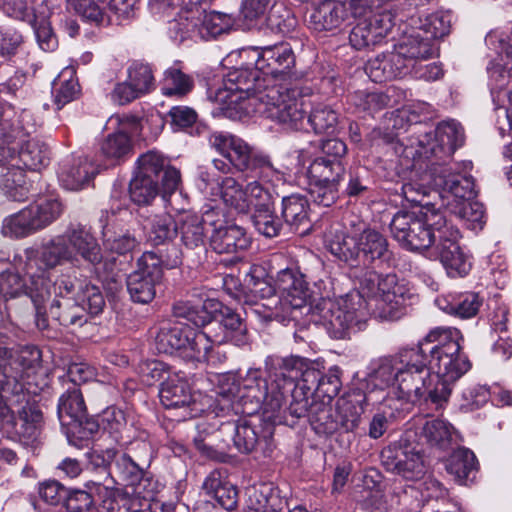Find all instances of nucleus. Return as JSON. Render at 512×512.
Returning <instances> with one entry per match:
<instances>
[{
	"instance_id": "42",
	"label": "nucleus",
	"mask_w": 512,
	"mask_h": 512,
	"mask_svg": "<svg viewBox=\"0 0 512 512\" xmlns=\"http://www.w3.org/2000/svg\"><path fill=\"white\" fill-rule=\"evenodd\" d=\"M379 401L378 397H374L373 391H367L361 400L357 402V406L350 400H342L338 403V418L339 429L344 432H354L361 423V415L364 412L362 404L374 405Z\"/></svg>"
},
{
	"instance_id": "55",
	"label": "nucleus",
	"mask_w": 512,
	"mask_h": 512,
	"mask_svg": "<svg viewBox=\"0 0 512 512\" xmlns=\"http://www.w3.org/2000/svg\"><path fill=\"white\" fill-rule=\"evenodd\" d=\"M187 328L188 326L169 324L162 326L155 337L156 349L165 354L181 350L184 352Z\"/></svg>"
},
{
	"instance_id": "14",
	"label": "nucleus",
	"mask_w": 512,
	"mask_h": 512,
	"mask_svg": "<svg viewBox=\"0 0 512 512\" xmlns=\"http://www.w3.org/2000/svg\"><path fill=\"white\" fill-rule=\"evenodd\" d=\"M464 141V130L460 123L455 120L443 121L434 131L419 135L418 152L426 158L433 157L445 162L464 144Z\"/></svg>"
},
{
	"instance_id": "25",
	"label": "nucleus",
	"mask_w": 512,
	"mask_h": 512,
	"mask_svg": "<svg viewBox=\"0 0 512 512\" xmlns=\"http://www.w3.org/2000/svg\"><path fill=\"white\" fill-rule=\"evenodd\" d=\"M65 233L72 253V264L78 262L79 259L92 266L101 263L103 259L101 247L88 229L77 226L69 228Z\"/></svg>"
},
{
	"instance_id": "1",
	"label": "nucleus",
	"mask_w": 512,
	"mask_h": 512,
	"mask_svg": "<svg viewBox=\"0 0 512 512\" xmlns=\"http://www.w3.org/2000/svg\"><path fill=\"white\" fill-rule=\"evenodd\" d=\"M369 292L377 288L378 294L367 302L359 292L349 293L339 301L324 299L318 306L323 325L331 337L343 339L350 330H360L366 310L382 320L398 319L406 305L408 289L400 284L396 275L380 276L372 270L365 272Z\"/></svg>"
},
{
	"instance_id": "17",
	"label": "nucleus",
	"mask_w": 512,
	"mask_h": 512,
	"mask_svg": "<svg viewBox=\"0 0 512 512\" xmlns=\"http://www.w3.org/2000/svg\"><path fill=\"white\" fill-rule=\"evenodd\" d=\"M136 173L155 179L159 182L161 177L162 197L172 210H180L176 200L182 196L178 192L181 182L180 171L169 166L166 158L159 152L151 150L139 156Z\"/></svg>"
},
{
	"instance_id": "2",
	"label": "nucleus",
	"mask_w": 512,
	"mask_h": 512,
	"mask_svg": "<svg viewBox=\"0 0 512 512\" xmlns=\"http://www.w3.org/2000/svg\"><path fill=\"white\" fill-rule=\"evenodd\" d=\"M393 238L404 248L422 251L432 248L451 277L468 274L471 263L459 246L460 232L436 210L427 209L421 215L407 210L398 211L390 222Z\"/></svg>"
},
{
	"instance_id": "51",
	"label": "nucleus",
	"mask_w": 512,
	"mask_h": 512,
	"mask_svg": "<svg viewBox=\"0 0 512 512\" xmlns=\"http://www.w3.org/2000/svg\"><path fill=\"white\" fill-rule=\"evenodd\" d=\"M74 73L72 67H66L53 82L52 93L57 109L74 101L80 93V86Z\"/></svg>"
},
{
	"instance_id": "63",
	"label": "nucleus",
	"mask_w": 512,
	"mask_h": 512,
	"mask_svg": "<svg viewBox=\"0 0 512 512\" xmlns=\"http://www.w3.org/2000/svg\"><path fill=\"white\" fill-rule=\"evenodd\" d=\"M19 161L30 170H39L49 162V149L37 140H28L18 152Z\"/></svg>"
},
{
	"instance_id": "20",
	"label": "nucleus",
	"mask_w": 512,
	"mask_h": 512,
	"mask_svg": "<svg viewBox=\"0 0 512 512\" xmlns=\"http://www.w3.org/2000/svg\"><path fill=\"white\" fill-rule=\"evenodd\" d=\"M379 9L358 22L350 31L349 43L356 50H363L380 44L394 26V15Z\"/></svg>"
},
{
	"instance_id": "53",
	"label": "nucleus",
	"mask_w": 512,
	"mask_h": 512,
	"mask_svg": "<svg viewBox=\"0 0 512 512\" xmlns=\"http://www.w3.org/2000/svg\"><path fill=\"white\" fill-rule=\"evenodd\" d=\"M306 371H314L317 373L315 384L310 386L317 399L319 401H327L331 403L332 399L339 394L342 386L340 380V369L338 367H333L329 369L326 374H323L317 368V365L314 364L313 367Z\"/></svg>"
},
{
	"instance_id": "5",
	"label": "nucleus",
	"mask_w": 512,
	"mask_h": 512,
	"mask_svg": "<svg viewBox=\"0 0 512 512\" xmlns=\"http://www.w3.org/2000/svg\"><path fill=\"white\" fill-rule=\"evenodd\" d=\"M327 243L330 252L351 268H368L389 256L387 239L371 228L363 229L358 236L335 232Z\"/></svg>"
},
{
	"instance_id": "12",
	"label": "nucleus",
	"mask_w": 512,
	"mask_h": 512,
	"mask_svg": "<svg viewBox=\"0 0 512 512\" xmlns=\"http://www.w3.org/2000/svg\"><path fill=\"white\" fill-rule=\"evenodd\" d=\"M264 270L261 267H252L247 281V290L240 292L236 298L247 305L251 313L264 321H278L284 323V316L280 310L281 299L276 295V285L269 279L263 278Z\"/></svg>"
},
{
	"instance_id": "30",
	"label": "nucleus",
	"mask_w": 512,
	"mask_h": 512,
	"mask_svg": "<svg viewBox=\"0 0 512 512\" xmlns=\"http://www.w3.org/2000/svg\"><path fill=\"white\" fill-rule=\"evenodd\" d=\"M317 373L314 371H305L303 379H300L289 391L291 401L288 406V411L291 416L296 418L308 417L311 413L312 406L315 403H319V400L315 396L311 385L315 384ZM286 394L284 393V401L286 400Z\"/></svg>"
},
{
	"instance_id": "50",
	"label": "nucleus",
	"mask_w": 512,
	"mask_h": 512,
	"mask_svg": "<svg viewBox=\"0 0 512 512\" xmlns=\"http://www.w3.org/2000/svg\"><path fill=\"white\" fill-rule=\"evenodd\" d=\"M315 363L309 362L308 360L291 356L282 358L277 363L278 372L275 374V378L281 383V391L289 392L294 386L295 379L300 376L303 379L305 371L314 366Z\"/></svg>"
},
{
	"instance_id": "43",
	"label": "nucleus",
	"mask_w": 512,
	"mask_h": 512,
	"mask_svg": "<svg viewBox=\"0 0 512 512\" xmlns=\"http://www.w3.org/2000/svg\"><path fill=\"white\" fill-rule=\"evenodd\" d=\"M102 225L103 244L107 250L119 255L132 252L138 245L136 237L129 231L117 232L111 227L108 211H104L100 218Z\"/></svg>"
},
{
	"instance_id": "48",
	"label": "nucleus",
	"mask_w": 512,
	"mask_h": 512,
	"mask_svg": "<svg viewBox=\"0 0 512 512\" xmlns=\"http://www.w3.org/2000/svg\"><path fill=\"white\" fill-rule=\"evenodd\" d=\"M344 172L345 168L341 160L317 157L309 165L307 175L309 181L339 185Z\"/></svg>"
},
{
	"instance_id": "19",
	"label": "nucleus",
	"mask_w": 512,
	"mask_h": 512,
	"mask_svg": "<svg viewBox=\"0 0 512 512\" xmlns=\"http://www.w3.org/2000/svg\"><path fill=\"white\" fill-rule=\"evenodd\" d=\"M381 460L387 470L407 480L418 479L424 472L419 451L403 438L383 449Z\"/></svg>"
},
{
	"instance_id": "9",
	"label": "nucleus",
	"mask_w": 512,
	"mask_h": 512,
	"mask_svg": "<svg viewBox=\"0 0 512 512\" xmlns=\"http://www.w3.org/2000/svg\"><path fill=\"white\" fill-rule=\"evenodd\" d=\"M28 253V263L26 264V273L30 277V283L27 285L18 273L4 271L0 273V295L4 299H13L21 295L30 297L36 311V325L39 329H46L48 321L45 317V303L51 298L50 284L45 279V272H32V254Z\"/></svg>"
},
{
	"instance_id": "29",
	"label": "nucleus",
	"mask_w": 512,
	"mask_h": 512,
	"mask_svg": "<svg viewBox=\"0 0 512 512\" xmlns=\"http://www.w3.org/2000/svg\"><path fill=\"white\" fill-rule=\"evenodd\" d=\"M435 184L454 197L457 203L473 200L477 195L473 177L455 172L451 167H443L437 172Z\"/></svg>"
},
{
	"instance_id": "57",
	"label": "nucleus",
	"mask_w": 512,
	"mask_h": 512,
	"mask_svg": "<svg viewBox=\"0 0 512 512\" xmlns=\"http://www.w3.org/2000/svg\"><path fill=\"white\" fill-rule=\"evenodd\" d=\"M132 150L131 138L123 131L108 134L100 145L102 156L112 163L124 160Z\"/></svg>"
},
{
	"instance_id": "59",
	"label": "nucleus",
	"mask_w": 512,
	"mask_h": 512,
	"mask_svg": "<svg viewBox=\"0 0 512 512\" xmlns=\"http://www.w3.org/2000/svg\"><path fill=\"white\" fill-rule=\"evenodd\" d=\"M307 122L317 134H333L337 130L338 115L330 106L318 103L311 108Z\"/></svg>"
},
{
	"instance_id": "22",
	"label": "nucleus",
	"mask_w": 512,
	"mask_h": 512,
	"mask_svg": "<svg viewBox=\"0 0 512 512\" xmlns=\"http://www.w3.org/2000/svg\"><path fill=\"white\" fill-rule=\"evenodd\" d=\"M272 435L270 427L241 419L234 425L233 444L240 453L268 456L273 450Z\"/></svg>"
},
{
	"instance_id": "33",
	"label": "nucleus",
	"mask_w": 512,
	"mask_h": 512,
	"mask_svg": "<svg viewBox=\"0 0 512 512\" xmlns=\"http://www.w3.org/2000/svg\"><path fill=\"white\" fill-rule=\"evenodd\" d=\"M221 319L217 322H209L212 330L223 336L224 343L232 342L236 346H243L248 343L247 326L243 319L229 307L220 310Z\"/></svg>"
},
{
	"instance_id": "49",
	"label": "nucleus",
	"mask_w": 512,
	"mask_h": 512,
	"mask_svg": "<svg viewBox=\"0 0 512 512\" xmlns=\"http://www.w3.org/2000/svg\"><path fill=\"white\" fill-rule=\"evenodd\" d=\"M200 24V39L214 38L229 32L235 25L232 14L218 11H205L198 9Z\"/></svg>"
},
{
	"instance_id": "56",
	"label": "nucleus",
	"mask_w": 512,
	"mask_h": 512,
	"mask_svg": "<svg viewBox=\"0 0 512 512\" xmlns=\"http://www.w3.org/2000/svg\"><path fill=\"white\" fill-rule=\"evenodd\" d=\"M377 403L382 404V410L376 413L369 424L368 435L372 439H378L386 432L389 424L400 414V400L383 397Z\"/></svg>"
},
{
	"instance_id": "45",
	"label": "nucleus",
	"mask_w": 512,
	"mask_h": 512,
	"mask_svg": "<svg viewBox=\"0 0 512 512\" xmlns=\"http://www.w3.org/2000/svg\"><path fill=\"white\" fill-rule=\"evenodd\" d=\"M433 342H426L425 337L416 346L405 347L395 355L400 367L422 374H431L429 348Z\"/></svg>"
},
{
	"instance_id": "4",
	"label": "nucleus",
	"mask_w": 512,
	"mask_h": 512,
	"mask_svg": "<svg viewBox=\"0 0 512 512\" xmlns=\"http://www.w3.org/2000/svg\"><path fill=\"white\" fill-rule=\"evenodd\" d=\"M208 141L212 148L247 177L265 181L284 179L283 173L274 166L269 155L253 150L241 138L228 132L215 131L210 134Z\"/></svg>"
},
{
	"instance_id": "64",
	"label": "nucleus",
	"mask_w": 512,
	"mask_h": 512,
	"mask_svg": "<svg viewBox=\"0 0 512 512\" xmlns=\"http://www.w3.org/2000/svg\"><path fill=\"white\" fill-rule=\"evenodd\" d=\"M160 192L162 193V188L160 189L159 182L155 179L135 173L130 181V198L138 205L149 204Z\"/></svg>"
},
{
	"instance_id": "61",
	"label": "nucleus",
	"mask_w": 512,
	"mask_h": 512,
	"mask_svg": "<svg viewBox=\"0 0 512 512\" xmlns=\"http://www.w3.org/2000/svg\"><path fill=\"white\" fill-rule=\"evenodd\" d=\"M67 5L83 19L97 24H110L113 18L103 6L104 0H66Z\"/></svg>"
},
{
	"instance_id": "13",
	"label": "nucleus",
	"mask_w": 512,
	"mask_h": 512,
	"mask_svg": "<svg viewBox=\"0 0 512 512\" xmlns=\"http://www.w3.org/2000/svg\"><path fill=\"white\" fill-rule=\"evenodd\" d=\"M270 80L263 77L257 65L229 71L224 79V89H219L215 101L222 103H246L245 109L253 108L252 98L258 97L269 86Z\"/></svg>"
},
{
	"instance_id": "26",
	"label": "nucleus",
	"mask_w": 512,
	"mask_h": 512,
	"mask_svg": "<svg viewBox=\"0 0 512 512\" xmlns=\"http://www.w3.org/2000/svg\"><path fill=\"white\" fill-rule=\"evenodd\" d=\"M178 236L182 246L189 251L203 250L207 239L209 225L207 224V211L203 215L184 211L179 207Z\"/></svg>"
},
{
	"instance_id": "37",
	"label": "nucleus",
	"mask_w": 512,
	"mask_h": 512,
	"mask_svg": "<svg viewBox=\"0 0 512 512\" xmlns=\"http://www.w3.org/2000/svg\"><path fill=\"white\" fill-rule=\"evenodd\" d=\"M446 470L460 485H467L469 482H473L478 471V462L475 454L466 448L457 449L448 458Z\"/></svg>"
},
{
	"instance_id": "31",
	"label": "nucleus",
	"mask_w": 512,
	"mask_h": 512,
	"mask_svg": "<svg viewBox=\"0 0 512 512\" xmlns=\"http://www.w3.org/2000/svg\"><path fill=\"white\" fill-rule=\"evenodd\" d=\"M14 433L25 445L33 444L40 436L43 414L36 403L27 402L13 420Z\"/></svg>"
},
{
	"instance_id": "15",
	"label": "nucleus",
	"mask_w": 512,
	"mask_h": 512,
	"mask_svg": "<svg viewBox=\"0 0 512 512\" xmlns=\"http://www.w3.org/2000/svg\"><path fill=\"white\" fill-rule=\"evenodd\" d=\"M164 261L154 252H145L138 259V268L127 277L131 299L140 304L150 303L156 296V287L163 279Z\"/></svg>"
},
{
	"instance_id": "46",
	"label": "nucleus",
	"mask_w": 512,
	"mask_h": 512,
	"mask_svg": "<svg viewBox=\"0 0 512 512\" xmlns=\"http://www.w3.org/2000/svg\"><path fill=\"white\" fill-rule=\"evenodd\" d=\"M51 317L64 327L82 326L87 322L85 310L72 298L54 299L50 305Z\"/></svg>"
},
{
	"instance_id": "11",
	"label": "nucleus",
	"mask_w": 512,
	"mask_h": 512,
	"mask_svg": "<svg viewBox=\"0 0 512 512\" xmlns=\"http://www.w3.org/2000/svg\"><path fill=\"white\" fill-rule=\"evenodd\" d=\"M41 352L26 345L10 350L0 343V391L17 395L23 391L26 380L35 374Z\"/></svg>"
},
{
	"instance_id": "16",
	"label": "nucleus",
	"mask_w": 512,
	"mask_h": 512,
	"mask_svg": "<svg viewBox=\"0 0 512 512\" xmlns=\"http://www.w3.org/2000/svg\"><path fill=\"white\" fill-rule=\"evenodd\" d=\"M275 285L280 293V310L284 323L297 320L301 310L306 308L310 299L308 283L297 269L286 268L277 273Z\"/></svg>"
},
{
	"instance_id": "36",
	"label": "nucleus",
	"mask_w": 512,
	"mask_h": 512,
	"mask_svg": "<svg viewBox=\"0 0 512 512\" xmlns=\"http://www.w3.org/2000/svg\"><path fill=\"white\" fill-rule=\"evenodd\" d=\"M115 466L128 486H132L133 492L143 498H151L153 489H149L151 482L146 472L128 454L116 456Z\"/></svg>"
},
{
	"instance_id": "3",
	"label": "nucleus",
	"mask_w": 512,
	"mask_h": 512,
	"mask_svg": "<svg viewBox=\"0 0 512 512\" xmlns=\"http://www.w3.org/2000/svg\"><path fill=\"white\" fill-rule=\"evenodd\" d=\"M252 104L254 112L286 129L303 128L307 115V101L302 89L297 86L269 85L258 97L252 98Z\"/></svg>"
},
{
	"instance_id": "58",
	"label": "nucleus",
	"mask_w": 512,
	"mask_h": 512,
	"mask_svg": "<svg viewBox=\"0 0 512 512\" xmlns=\"http://www.w3.org/2000/svg\"><path fill=\"white\" fill-rule=\"evenodd\" d=\"M204 488L224 509L233 510L236 507L238 492L232 484L222 482L218 476L212 474L205 480Z\"/></svg>"
},
{
	"instance_id": "24",
	"label": "nucleus",
	"mask_w": 512,
	"mask_h": 512,
	"mask_svg": "<svg viewBox=\"0 0 512 512\" xmlns=\"http://www.w3.org/2000/svg\"><path fill=\"white\" fill-rule=\"evenodd\" d=\"M402 65L406 66V73L419 63L432 58L436 54L433 41L428 36H423L420 31H414L405 36L394 48Z\"/></svg>"
},
{
	"instance_id": "60",
	"label": "nucleus",
	"mask_w": 512,
	"mask_h": 512,
	"mask_svg": "<svg viewBox=\"0 0 512 512\" xmlns=\"http://www.w3.org/2000/svg\"><path fill=\"white\" fill-rule=\"evenodd\" d=\"M193 79L177 66L165 70L161 81V91L166 96H184L193 88Z\"/></svg>"
},
{
	"instance_id": "38",
	"label": "nucleus",
	"mask_w": 512,
	"mask_h": 512,
	"mask_svg": "<svg viewBox=\"0 0 512 512\" xmlns=\"http://www.w3.org/2000/svg\"><path fill=\"white\" fill-rule=\"evenodd\" d=\"M0 190L13 201H23L30 192L25 171L18 165L4 166L0 172Z\"/></svg>"
},
{
	"instance_id": "28",
	"label": "nucleus",
	"mask_w": 512,
	"mask_h": 512,
	"mask_svg": "<svg viewBox=\"0 0 512 512\" xmlns=\"http://www.w3.org/2000/svg\"><path fill=\"white\" fill-rule=\"evenodd\" d=\"M309 207V202L303 195L292 194L282 198L281 216L291 232L301 236L310 232L312 224Z\"/></svg>"
},
{
	"instance_id": "21",
	"label": "nucleus",
	"mask_w": 512,
	"mask_h": 512,
	"mask_svg": "<svg viewBox=\"0 0 512 512\" xmlns=\"http://www.w3.org/2000/svg\"><path fill=\"white\" fill-rule=\"evenodd\" d=\"M257 54L255 65L261 71L263 77L273 79L290 78L292 68L295 66V55L290 44L281 42L274 45L253 47Z\"/></svg>"
},
{
	"instance_id": "8",
	"label": "nucleus",
	"mask_w": 512,
	"mask_h": 512,
	"mask_svg": "<svg viewBox=\"0 0 512 512\" xmlns=\"http://www.w3.org/2000/svg\"><path fill=\"white\" fill-rule=\"evenodd\" d=\"M64 204L55 195H41L29 205L3 220L2 234L10 238H24L55 222L63 213Z\"/></svg>"
},
{
	"instance_id": "35",
	"label": "nucleus",
	"mask_w": 512,
	"mask_h": 512,
	"mask_svg": "<svg viewBox=\"0 0 512 512\" xmlns=\"http://www.w3.org/2000/svg\"><path fill=\"white\" fill-rule=\"evenodd\" d=\"M406 66L402 65L395 51L382 53L368 61L366 73L373 82H385L407 75Z\"/></svg>"
},
{
	"instance_id": "32",
	"label": "nucleus",
	"mask_w": 512,
	"mask_h": 512,
	"mask_svg": "<svg viewBox=\"0 0 512 512\" xmlns=\"http://www.w3.org/2000/svg\"><path fill=\"white\" fill-rule=\"evenodd\" d=\"M96 174L94 164L86 156H78L63 163L59 180L68 190H79L90 183Z\"/></svg>"
},
{
	"instance_id": "18",
	"label": "nucleus",
	"mask_w": 512,
	"mask_h": 512,
	"mask_svg": "<svg viewBox=\"0 0 512 512\" xmlns=\"http://www.w3.org/2000/svg\"><path fill=\"white\" fill-rule=\"evenodd\" d=\"M207 224L211 228L210 245L218 254H234L250 246L245 230L236 224H229L216 210L207 211Z\"/></svg>"
},
{
	"instance_id": "62",
	"label": "nucleus",
	"mask_w": 512,
	"mask_h": 512,
	"mask_svg": "<svg viewBox=\"0 0 512 512\" xmlns=\"http://www.w3.org/2000/svg\"><path fill=\"white\" fill-rule=\"evenodd\" d=\"M212 301L203 304H192L188 301H179L173 306V314L177 318H183L195 326H205L212 319L209 308L213 307Z\"/></svg>"
},
{
	"instance_id": "47",
	"label": "nucleus",
	"mask_w": 512,
	"mask_h": 512,
	"mask_svg": "<svg viewBox=\"0 0 512 512\" xmlns=\"http://www.w3.org/2000/svg\"><path fill=\"white\" fill-rule=\"evenodd\" d=\"M436 303L444 312L467 319L478 313L482 305V299L475 292H466L457 297H452L451 301L446 298H438Z\"/></svg>"
},
{
	"instance_id": "34",
	"label": "nucleus",
	"mask_w": 512,
	"mask_h": 512,
	"mask_svg": "<svg viewBox=\"0 0 512 512\" xmlns=\"http://www.w3.org/2000/svg\"><path fill=\"white\" fill-rule=\"evenodd\" d=\"M399 363L395 355L383 356L373 360L367 374L368 391H384L397 383Z\"/></svg>"
},
{
	"instance_id": "7",
	"label": "nucleus",
	"mask_w": 512,
	"mask_h": 512,
	"mask_svg": "<svg viewBox=\"0 0 512 512\" xmlns=\"http://www.w3.org/2000/svg\"><path fill=\"white\" fill-rule=\"evenodd\" d=\"M220 394L228 398H238L244 406L249 404L250 407L245 411L247 414H253L262 408L266 417L273 421L277 420L284 404L281 383L273 379L268 385L257 369L249 370L239 385H233L228 391H221Z\"/></svg>"
},
{
	"instance_id": "39",
	"label": "nucleus",
	"mask_w": 512,
	"mask_h": 512,
	"mask_svg": "<svg viewBox=\"0 0 512 512\" xmlns=\"http://www.w3.org/2000/svg\"><path fill=\"white\" fill-rule=\"evenodd\" d=\"M57 412L59 420L64 425H70L73 422L82 424L86 418L87 409L78 387L71 386L60 396Z\"/></svg>"
},
{
	"instance_id": "6",
	"label": "nucleus",
	"mask_w": 512,
	"mask_h": 512,
	"mask_svg": "<svg viewBox=\"0 0 512 512\" xmlns=\"http://www.w3.org/2000/svg\"><path fill=\"white\" fill-rule=\"evenodd\" d=\"M460 340L461 332L452 327H437L425 336L426 342H433L429 363L435 378L457 381L470 369L469 360L461 353Z\"/></svg>"
},
{
	"instance_id": "52",
	"label": "nucleus",
	"mask_w": 512,
	"mask_h": 512,
	"mask_svg": "<svg viewBox=\"0 0 512 512\" xmlns=\"http://www.w3.org/2000/svg\"><path fill=\"white\" fill-rule=\"evenodd\" d=\"M179 215L173 218L170 214H159L152 217L149 223L148 240L153 245H164L178 237Z\"/></svg>"
},
{
	"instance_id": "54",
	"label": "nucleus",
	"mask_w": 512,
	"mask_h": 512,
	"mask_svg": "<svg viewBox=\"0 0 512 512\" xmlns=\"http://www.w3.org/2000/svg\"><path fill=\"white\" fill-rule=\"evenodd\" d=\"M429 376L430 374H420L414 370L399 367L397 385L402 394L401 397L409 401L423 398Z\"/></svg>"
},
{
	"instance_id": "40",
	"label": "nucleus",
	"mask_w": 512,
	"mask_h": 512,
	"mask_svg": "<svg viewBox=\"0 0 512 512\" xmlns=\"http://www.w3.org/2000/svg\"><path fill=\"white\" fill-rule=\"evenodd\" d=\"M160 401L165 408H179L187 406L192 401L189 384L178 374L169 376L159 391Z\"/></svg>"
},
{
	"instance_id": "41",
	"label": "nucleus",
	"mask_w": 512,
	"mask_h": 512,
	"mask_svg": "<svg viewBox=\"0 0 512 512\" xmlns=\"http://www.w3.org/2000/svg\"><path fill=\"white\" fill-rule=\"evenodd\" d=\"M220 197L231 212L246 215L250 212L247 185L243 186L233 177H225L220 183Z\"/></svg>"
},
{
	"instance_id": "44",
	"label": "nucleus",
	"mask_w": 512,
	"mask_h": 512,
	"mask_svg": "<svg viewBox=\"0 0 512 512\" xmlns=\"http://www.w3.org/2000/svg\"><path fill=\"white\" fill-rule=\"evenodd\" d=\"M66 239L67 236L64 233L42 245L38 260L45 269H53L65 262L72 264V253Z\"/></svg>"
},
{
	"instance_id": "10",
	"label": "nucleus",
	"mask_w": 512,
	"mask_h": 512,
	"mask_svg": "<svg viewBox=\"0 0 512 512\" xmlns=\"http://www.w3.org/2000/svg\"><path fill=\"white\" fill-rule=\"evenodd\" d=\"M388 2L389 0H319L310 15V23L317 31H334L351 18L366 17Z\"/></svg>"
},
{
	"instance_id": "23",
	"label": "nucleus",
	"mask_w": 512,
	"mask_h": 512,
	"mask_svg": "<svg viewBox=\"0 0 512 512\" xmlns=\"http://www.w3.org/2000/svg\"><path fill=\"white\" fill-rule=\"evenodd\" d=\"M114 491L102 483L87 481L82 489L69 490L65 499L66 512H99L95 506L96 501H102L107 509H113L108 500Z\"/></svg>"
},
{
	"instance_id": "27",
	"label": "nucleus",
	"mask_w": 512,
	"mask_h": 512,
	"mask_svg": "<svg viewBox=\"0 0 512 512\" xmlns=\"http://www.w3.org/2000/svg\"><path fill=\"white\" fill-rule=\"evenodd\" d=\"M203 329H195L188 326L186 329L187 341L184 353L197 360H211L214 347L224 344V338L212 330L209 323Z\"/></svg>"
}]
</instances>
